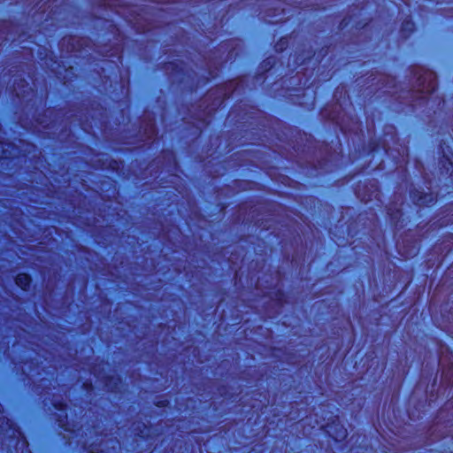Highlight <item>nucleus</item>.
I'll return each instance as SVG.
<instances>
[{"mask_svg": "<svg viewBox=\"0 0 453 453\" xmlns=\"http://www.w3.org/2000/svg\"><path fill=\"white\" fill-rule=\"evenodd\" d=\"M406 26H407L408 29H411V28H412V24H411V23H410V22H408V23L406 24Z\"/></svg>", "mask_w": 453, "mask_h": 453, "instance_id": "7ed1b4c3", "label": "nucleus"}, {"mask_svg": "<svg viewBox=\"0 0 453 453\" xmlns=\"http://www.w3.org/2000/svg\"><path fill=\"white\" fill-rule=\"evenodd\" d=\"M326 432L336 441H341L347 435L346 429L340 424L327 426Z\"/></svg>", "mask_w": 453, "mask_h": 453, "instance_id": "f257e3e1", "label": "nucleus"}, {"mask_svg": "<svg viewBox=\"0 0 453 453\" xmlns=\"http://www.w3.org/2000/svg\"><path fill=\"white\" fill-rule=\"evenodd\" d=\"M16 284L22 289H26L30 284V277L26 273H20L16 277Z\"/></svg>", "mask_w": 453, "mask_h": 453, "instance_id": "f03ea898", "label": "nucleus"}, {"mask_svg": "<svg viewBox=\"0 0 453 453\" xmlns=\"http://www.w3.org/2000/svg\"><path fill=\"white\" fill-rule=\"evenodd\" d=\"M426 203V199H424V200L420 201V204H424V203Z\"/></svg>", "mask_w": 453, "mask_h": 453, "instance_id": "20e7f679", "label": "nucleus"}]
</instances>
